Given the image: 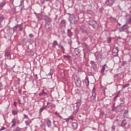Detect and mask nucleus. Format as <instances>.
<instances>
[{"instance_id": "nucleus-32", "label": "nucleus", "mask_w": 131, "mask_h": 131, "mask_svg": "<svg viewBox=\"0 0 131 131\" xmlns=\"http://www.w3.org/2000/svg\"><path fill=\"white\" fill-rule=\"evenodd\" d=\"M30 37H33V35L32 34H30L29 35Z\"/></svg>"}, {"instance_id": "nucleus-7", "label": "nucleus", "mask_w": 131, "mask_h": 131, "mask_svg": "<svg viewBox=\"0 0 131 131\" xmlns=\"http://www.w3.org/2000/svg\"><path fill=\"white\" fill-rule=\"evenodd\" d=\"M89 83H90V81H89V78H86L85 79V84L86 85V86H89Z\"/></svg>"}, {"instance_id": "nucleus-4", "label": "nucleus", "mask_w": 131, "mask_h": 131, "mask_svg": "<svg viewBox=\"0 0 131 131\" xmlns=\"http://www.w3.org/2000/svg\"><path fill=\"white\" fill-rule=\"evenodd\" d=\"M92 23L93 24H91V25H93V27L94 28H98V24H97V23L95 21V20H93L92 21Z\"/></svg>"}, {"instance_id": "nucleus-17", "label": "nucleus", "mask_w": 131, "mask_h": 131, "mask_svg": "<svg viewBox=\"0 0 131 131\" xmlns=\"http://www.w3.org/2000/svg\"><path fill=\"white\" fill-rule=\"evenodd\" d=\"M64 58H67V59H70L71 57L69 55H64Z\"/></svg>"}, {"instance_id": "nucleus-14", "label": "nucleus", "mask_w": 131, "mask_h": 131, "mask_svg": "<svg viewBox=\"0 0 131 131\" xmlns=\"http://www.w3.org/2000/svg\"><path fill=\"white\" fill-rule=\"evenodd\" d=\"M122 124L123 125H125V124H126V120H123L122 122Z\"/></svg>"}, {"instance_id": "nucleus-35", "label": "nucleus", "mask_w": 131, "mask_h": 131, "mask_svg": "<svg viewBox=\"0 0 131 131\" xmlns=\"http://www.w3.org/2000/svg\"><path fill=\"white\" fill-rule=\"evenodd\" d=\"M112 129H115V126H112Z\"/></svg>"}, {"instance_id": "nucleus-8", "label": "nucleus", "mask_w": 131, "mask_h": 131, "mask_svg": "<svg viewBox=\"0 0 131 131\" xmlns=\"http://www.w3.org/2000/svg\"><path fill=\"white\" fill-rule=\"evenodd\" d=\"M72 125L73 127H74V128H76V127H77V123L73 122L72 123Z\"/></svg>"}, {"instance_id": "nucleus-20", "label": "nucleus", "mask_w": 131, "mask_h": 131, "mask_svg": "<svg viewBox=\"0 0 131 131\" xmlns=\"http://www.w3.org/2000/svg\"><path fill=\"white\" fill-rule=\"evenodd\" d=\"M54 46H58V42L57 41H55L53 43Z\"/></svg>"}, {"instance_id": "nucleus-26", "label": "nucleus", "mask_w": 131, "mask_h": 131, "mask_svg": "<svg viewBox=\"0 0 131 131\" xmlns=\"http://www.w3.org/2000/svg\"><path fill=\"white\" fill-rule=\"evenodd\" d=\"M57 115H58V117H59V118H60V119H62V116H60V114H59L58 113H57Z\"/></svg>"}, {"instance_id": "nucleus-27", "label": "nucleus", "mask_w": 131, "mask_h": 131, "mask_svg": "<svg viewBox=\"0 0 131 131\" xmlns=\"http://www.w3.org/2000/svg\"><path fill=\"white\" fill-rule=\"evenodd\" d=\"M14 106H15V107H17V102H14Z\"/></svg>"}, {"instance_id": "nucleus-39", "label": "nucleus", "mask_w": 131, "mask_h": 131, "mask_svg": "<svg viewBox=\"0 0 131 131\" xmlns=\"http://www.w3.org/2000/svg\"><path fill=\"white\" fill-rule=\"evenodd\" d=\"M18 80H20V79H18Z\"/></svg>"}, {"instance_id": "nucleus-33", "label": "nucleus", "mask_w": 131, "mask_h": 131, "mask_svg": "<svg viewBox=\"0 0 131 131\" xmlns=\"http://www.w3.org/2000/svg\"><path fill=\"white\" fill-rule=\"evenodd\" d=\"M21 92H22V91H21V90H19L18 91V94H21Z\"/></svg>"}, {"instance_id": "nucleus-29", "label": "nucleus", "mask_w": 131, "mask_h": 131, "mask_svg": "<svg viewBox=\"0 0 131 131\" xmlns=\"http://www.w3.org/2000/svg\"><path fill=\"white\" fill-rule=\"evenodd\" d=\"M6 56H10V52H6Z\"/></svg>"}, {"instance_id": "nucleus-24", "label": "nucleus", "mask_w": 131, "mask_h": 131, "mask_svg": "<svg viewBox=\"0 0 131 131\" xmlns=\"http://www.w3.org/2000/svg\"><path fill=\"white\" fill-rule=\"evenodd\" d=\"M25 123L27 125H29V122H28V121H26Z\"/></svg>"}, {"instance_id": "nucleus-30", "label": "nucleus", "mask_w": 131, "mask_h": 131, "mask_svg": "<svg viewBox=\"0 0 131 131\" xmlns=\"http://www.w3.org/2000/svg\"><path fill=\"white\" fill-rule=\"evenodd\" d=\"M128 85H129V84L124 85V89H125V88H126V86H128Z\"/></svg>"}, {"instance_id": "nucleus-36", "label": "nucleus", "mask_w": 131, "mask_h": 131, "mask_svg": "<svg viewBox=\"0 0 131 131\" xmlns=\"http://www.w3.org/2000/svg\"><path fill=\"white\" fill-rule=\"evenodd\" d=\"M117 98H118L117 96H115V98H114V100H116Z\"/></svg>"}, {"instance_id": "nucleus-23", "label": "nucleus", "mask_w": 131, "mask_h": 131, "mask_svg": "<svg viewBox=\"0 0 131 131\" xmlns=\"http://www.w3.org/2000/svg\"><path fill=\"white\" fill-rule=\"evenodd\" d=\"M76 104H77V106H80L81 105V103L79 102H77Z\"/></svg>"}, {"instance_id": "nucleus-15", "label": "nucleus", "mask_w": 131, "mask_h": 131, "mask_svg": "<svg viewBox=\"0 0 131 131\" xmlns=\"http://www.w3.org/2000/svg\"><path fill=\"white\" fill-rule=\"evenodd\" d=\"M4 89V86L2 83H0V90H3Z\"/></svg>"}, {"instance_id": "nucleus-38", "label": "nucleus", "mask_w": 131, "mask_h": 131, "mask_svg": "<svg viewBox=\"0 0 131 131\" xmlns=\"http://www.w3.org/2000/svg\"><path fill=\"white\" fill-rule=\"evenodd\" d=\"M129 22H131V18L129 19Z\"/></svg>"}, {"instance_id": "nucleus-22", "label": "nucleus", "mask_w": 131, "mask_h": 131, "mask_svg": "<svg viewBox=\"0 0 131 131\" xmlns=\"http://www.w3.org/2000/svg\"><path fill=\"white\" fill-rule=\"evenodd\" d=\"M52 105V103L51 102H47V105L49 106V107H50V106H51Z\"/></svg>"}, {"instance_id": "nucleus-3", "label": "nucleus", "mask_w": 131, "mask_h": 131, "mask_svg": "<svg viewBox=\"0 0 131 131\" xmlns=\"http://www.w3.org/2000/svg\"><path fill=\"white\" fill-rule=\"evenodd\" d=\"M91 102H95L96 100V92H95V91H93L92 92V95L91 96Z\"/></svg>"}, {"instance_id": "nucleus-25", "label": "nucleus", "mask_w": 131, "mask_h": 131, "mask_svg": "<svg viewBox=\"0 0 131 131\" xmlns=\"http://www.w3.org/2000/svg\"><path fill=\"white\" fill-rule=\"evenodd\" d=\"M127 113H128V111L126 110V111H125L124 114H127Z\"/></svg>"}, {"instance_id": "nucleus-18", "label": "nucleus", "mask_w": 131, "mask_h": 131, "mask_svg": "<svg viewBox=\"0 0 131 131\" xmlns=\"http://www.w3.org/2000/svg\"><path fill=\"white\" fill-rule=\"evenodd\" d=\"M77 112H78V108H77L76 110H75L73 112L74 114H76V113H77Z\"/></svg>"}, {"instance_id": "nucleus-34", "label": "nucleus", "mask_w": 131, "mask_h": 131, "mask_svg": "<svg viewBox=\"0 0 131 131\" xmlns=\"http://www.w3.org/2000/svg\"><path fill=\"white\" fill-rule=\"evenodd\" d=\"M119 95H120V93L118 92L117 94V95L116 96L118 97L119 96Z\"/></svg>"}, {"instance_id": "nucleus-37", "label": "nucleus", "mask_w": 131, "mask_h": 131, "mask_svg": "<svg viewBox=\"0 0 131 131\" xmlns=\"http://www.w3.org/2000/svg\"><path fill=\"white\" fill-rule=\"evenodd\" d=\"M48 122H49L50 123H51V120H48Z\"/></svg>"}, {"instance_id": "nucleus-28", "label": "nucleus", "mask_w": 131, "mask_h": 131, "mask_svg": "<svg viewBox=\"0 0 131 131\" xmlns=\"http://www.w3.org/2000/svg\"><path fill=\"white\" fill-rule=\"evenodd\" d=\"M5 127H2L1 129H0V131L5 130Z\"/></svg>"}, {"instance_id": "nucleus-19", "label": "nucleus", "mask_w": 131, "mask_h": 131, "mask_svg": "<svg viewBox=\"0 0 131 131\" xmlns=\"http://www.w3.org/2000/svg\"><path fill=\"white\" fill-rule=\"evenodd\" d=\"M61 23L63 25H65L66 23H65V20H62L61 21Z\"/></svg>"}, {"instance_id": "nucleus-10", "label": "nucleus", "mask_w": 131, "mask_h": 131, "mask_svg": "<svg viewBox=\"0 0 131 131\" xmlns=\"http://www.w3.org/2000/svg\"><path fill=\"white\" fill-rule=\"evenodd\" d=\"M6 5L5 3H2L0 4V8L2 9Z\"/></svg>"}, {"instance_id": "nucleus-9", "label": "nucleus", "mask_w": 131, "mask_h": 131, "mask_svg": "<svg viewBox=\"0 0 131 131\" xmlns=\"http://www.w3.org/2000/svg\"><path fill=\"white\" fill-rule=\"evenodd\" d=\"M12 114H13V115H17L18 114V111H12Z\"/></svg>"}, {"instance_id": "nucleus-11", "label": "nucleus", "mask_w": 131, "mask_h": 131, "mask_svg": "<svg viewBox=\"0 0 131 131\" xmlns=\"http://www.w3.org/2000/svg\"><path fill=\"white\" fill-rule=\"evenodd\" d=\"M45 109H46V106H43L42 107H41L40 109V113H41V112L43 111V110H45Z\"/></svg>"}, {"instance_id": "nucleus-6", "label": "nucleus", "mask_w": 131, "mask_h": 131, "mask_svg": "<svg viewBox=\"0 0 131 131\" xmlns=\"http://www.w3.org/2000/svg\"><path fill=\"white\" fill-rule=\"evenodd\" d=\"M106 67V64H104V66H102V68L101 69V74L102 75H104V72H105V67Z\"/></svg>"}, {"instance_id": "nucleus-2", "label": "nucleus", "mask_w": 131, "mask_h": 131, "mask_svg": "<svg viewBox=\"0 0 131 131\" xmlns=\"http://www.w3.org/2000/svg\"><path fill=\"white\" fill-rule=\"evenodd\" d=\"M118 52H119V50H118V47H115L113 49V56H116L118 55Z\"/></svg>"}, {"instance_id": "nucleus-13", "label": "nucleus", "mask_w": 131, "mask_h": 131, "mask_svg": "<svg viewBox=\"0 0 131 131\" xmlns=\"http://www.w3.org/2000/svg\"><path fill=\"white\" fill-rule=\"evenodd\" d=\"M5 19V18L3 16L0 17V23H2V22L3 21V20Z\"/></svg>"}, {"instance_id": "nucleus-5", "label": "nucleus", "mask_w": 131, "mask_h": 131, "mask_svg": "<svg viewBox=\"0 0 131 131\" xmlns=\"http://www.w3.org/2000/svg\"><path fill=\"white\" fill-rule=\"evenodd\" d=\"M16 119L14 118L12 119V125H11V127H14L16 126Z\"/></svg>"}, {"instance_id": "nucleus-31", "label": "nucleus", "mask_w": 131, "mask_h": 131, "mask_svg": "<svg viewBox=\"0 0 131 131\" xmlns=\"http://www.w3.org/2000/svg\"><path fill=\"white\" fill-rule=\"evenodd\" d=\"M24 118H28V116L26 115V114L24 115Z\"/></svg>"}, {"instance_id": "nucleus-1", "label": "nucleus", "mask_w": 131, "mask_h": 131, "mask_svg": "<svg viewBox=\"0 0 131 131\" xmlns=\"http://www.w3.org/2000/svg\"><path fill=\"white\" fill-rule=\"evenodd\" d=\"M75 83L77 88H80L81 86V81L79 78H75Z\"/></svg>"}, {"instance_id": "nucleus-21", "label": "nucleus", "mask_w": 131, "mask_h": 131, "mask_svg": "<svg viewBox=\"0 0 131 131\" xmlns=\"http://www.w3.org/2000/svg\"><path fill=\"white\" fill-rule=\"evenodd\" d=\"M42 95H43V96H47V93L45 92V91H43Z\"/></svg>"}, {"instance_id": "nucleus-12", "label": "nucleus", "mask_w": 131, "mask_h": 131, "mask_svg": "<svg viewBox=\"0 0 131 131\" xmlns=\"http://www.w3.org/2000/svg\"><path fill=\"white\" fill-rule=\"evenodd\" d=\"M21 128L19 127H17L14 131H20Z\"/></svg>"}, {"instance_id": "nucleus-16", "label": "nucleus", "mask_w": 131, "mask_h": 131, "mask_svg": "<svg viewBox=\"0 0 131 131\" xmlns=\"http://www.w3.org/2000/svg\"><path fill=\"white\" fill-rule=\"evenodd\" d=\"M111 40H112L111 37H109L107 40V43H110V42H111Z\"/></svg>"}]
</instances>
